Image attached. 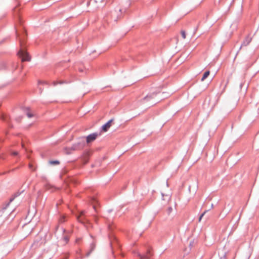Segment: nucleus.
<instances>
[{
    "instance_id": "1",
    "label": "nucleus",
    "mask_w": 259,
    "mask_h": 259,
    "mask_svg": "<svg viewBox=\"0 0 259 259\" xmlns=\"http://www.w3.org/2000/svg\"><path fill=\"white\" fill-rule=\"evenodd\" d=\"M85 145L84 137L78 138L76 143H74L71 147H66L64 150L66 154H70L71 151H76L82 149Z\"/></svg>"
},
{
    "instance_id": "2",
    "label": "nucleus",
    "mask_w": 259,
    "mask_h": 259,
    "mask_svg": "<svg viewBox=\"0 0 259 259\" xmlns=\"http://www.w3.org/2000/svg\"><path fill=\"white\" fill-rule=\"evenodd\" d=\"M19 42L21 46V49L18 52V55L21 58L22 61H29L30 60V57L28 53L25 51V49L23 46V38H19Z\"/></svg>"
},
{
    "instance_id": "3",
    "label": "nucleus",
    "mask_w": 259,
    "mask_h": 259,
    "mask_svg": "<svg viewBox=\"0 0 259 259\" xmlns=\"http://www.w3.org/2000/svg\"><path fill=\"white\" fill-rule=\"evenodd\" d=\"M98 136L99 134L97 133H94L91 134H90L87 137H86V143L87 144H89L93 142L96 139Z\"/></svg>"
},
{
    "instance_id": "4",
    "label": "nucleus",
    "mask_w": 259,
    "mask_h": 259,
    "mask_svg": "<svg viewBox=\"0 0 259 259\" xmlns=\"http://www.w3.org/2000/svg\"><path fill=\"white\" fill-rule=\"evenodd\" d=\"M158 94V93L157 92L149 93L143 99V102H147L154 99L157 96Z\"/></svg>"
},
{
    "instance_id": "5",
    "label": "nucleus",
    "mask_w": 259,
    "mask_h": 259,
    "mask_svg": "<svg viewBox=\"0 0 259 259\" xmlns=\"http://www.w3.org/2000/svg\"><path fill=\"white\" fill-rule=\"evenodd\" d=\"M23 192H24V190H22V191H21V192H16V193L14 195V196H13L12 198H10L9 202V203H8L6 205V206H5V207H4L2 208V210L3 211H4V210H5L7 209V208L8 207V206L9 205L10 203V202H12V201L14 200V199L16 197H18V196H19V195H20L22 193H23Z\"/></svg>"
},
{
    "instance_id": "6",
    "label": "nucleus",
    "mask_w": 259,
    "mask_h": 259,
    "mask_svg": "<svg viewBox=\"0 0 259 259\" xmlns=\"http://www.w3.org/2000/svg\"><path fill=\"white\" fill-rule=\"evenodd\" d=\"M252 40V38L249 37V36H247L246 37L243 42L242 43L240 48L239 50L241 49L242 47L243 46H247L249 44V43L251 42Z\"/></svg>"
},
{
    "instance_id": "7",
    "label": "nucleus",
    "mask_w": 259,
    "mask_h": 259,
    "mask_svg": "<svg viewBox=\"0 0 259 259\" xmlns=\"http://www.w3.org/2000/svg\"><path fill=\"white\" fill-rule=\"evenodd\" d=\"M113 121V119H111L110 120H109L106 123L104 124L102 127V130L104 132H107L108 130V129L110 127L111 123Z\"/></svg>"
},
{
    "instance_id": "8",
    "label": "nucleus",
    "mask_w": 259,
    "mask_h": 259,
    "mask_svg": "<svg viewBox=\"0 0 259 259\" xmlns=\"http://www.w3.org/2000/svg\"><path fill=\"white\" fill-rule=\"evenodd\" d=\"M138 255L140 257V259H150V257L152 255L149 250H148L146 255H142L138 253Z\"/></svg>"
},
{
    "instance_id": "9",
    "label": "nucleus",
    "mask_w": 259,
    "mask_h": 259,
    "mask_svg": "<svg viewBox=\"0 0 259 259\" xmlns=\"http://www.w3.org/2000/svg\"><path fill=\"white\" fill-rule=\"evenodd\" d=\"M103 0H90L89 2L87 3V5H94V4H97L98 3H102Z\"/></svg>"
},
{
    "instance_id": "10",
    "label": "nucleus",
    "mask_w": 259,
    "mask_h": 259,
    "mask_svg": "<svg viewBox=\"0 0 259 259\" xmlns=\"http://www.w3.org/2000/svg\"><path fill=\"white\" fill-rule=\"evenodd\" d=\"M95 248V244L94 243H92L90 245V250L87 253V256H89L91 252L94 250Z\"/></svg>"
},
{
    "instance_id": "11",
    "label": "nucleus",
    "mask_w": 259,
    "mask_h": 259,
    "mask_svg": "<svg viewBox=\"0 0 259 259\" xmlns=\"http://www.w3.org/2000/svg\"><path fill=\"white\" fill-rule=\"evenodd\" d=\"M209 74H210L209 71H207L205 72L203 74V75L201 80L203 81L204 79H205L208 76Z\"/></svg>"
},
{
    "instance_id": "12",
    "label": "nucleus",
    "mask_w": 259,
    "mask_h": 259,
    "mask_svg": "<svg viewBox=\"0 0 259 259\" xmlns=\"http://www.w3.org/2000/svg\"><path fill=\"white\" fill-rule=\"evenodd\" d=\"M84 212L83 211H81L80 212V214L79 215L77 216V220H78V221L80 222H82V219H81V217L82 215H84Z\"/></svg>"
},
{
    "instance_id": "13",
    "label": "nucleus",
    "mask_w": 259,
    "mask_h": 259,
    "mask_svg": "<svg viewBox=\"0 0 259 259\" xmlns=\"http://www.w3.org/2000/svg\"><path fill=\"white\" fill-rule=\"evenodd\" d=\"M67 83L66 81H54L53 84L54 86H56L57 84H62V83Z\"/></svg>"
},
{
    "instance_id": "14",
    "label": "nucleus",
    "mask_w": 259,
    "mask_h": 259,
    "mask_svg": "<svg viewBox=\"0 0 259 259\" xmlns=\"http://www.w3.org/2000/svg\"><path fill=\"white\" fill-rule=\"evenodd\" d=\"M26 110H27L26 115L28 116V118L32 117L33 116V115L29 112V109L27 108Z\"/></svg>"
},
{
    "instance_id": "15",
    "label": "nucleus",
    "mask_w": 259,
    "mask_h": 259,
    "mask_svg": "<svg viewBox=\"0 0 259 259\" xmlns=\"http://www.w3.org/2000/svg\"><path fill=\"white\" fill-rule=\"evenodd\" d=\"M50 163L51 164H59L60 162L58 160H52L50 161Z\"/></svg>"
},
{
    "instance_id": "16",
    "label": "nucleus",
    "mask_w": 259,
    "mask_h": 259,
    "mask_svg": "<svg viewBox=\"0 0 259 259\" xmlns=\"http://www.w3.org/2000/svg\"><path fill=\"white\" fill-rule=\"evenodd\" d=\"M173 210V208H172V207L170 206L168 208L167 210V213L168 215H170V213L172 212Z\"/></svg>"
},
{
    "instance_id": "17",
    "label": "nucleus",
    "mask_w": 259,
    "mask_h": 259,
    "mask_svg": "<svg viewBox=\"0 0 259 259\" xmlns=\"http://www.w3.org/2000/svg\"><path fill=\"white\" fill-rule=\"evenodd\" d=\"M36 212V211L35 209H34L32 212H31L30 210H29L28 211V216H32L34 215V214Z\"/></svg>"
},
{
    "instance_id": "18",
    "label": "nucleus",
    "mask_w": 259,
    "mask_h": 259,
    "mask_svg": "<svg viewBox=\"0 0 259 259\" xmlns=\"http://www.w3.org/2000/svg\"><path fill=\"white\" fill-rule=\"evenodd\" d=\"M181 33L183 39H185L186 37L185 31L184 30H182Z\"/></svg>"
},
{
    "instance_id": "19",
    "label": "nucleus",
    "mask_w": 259,
    "mask_h": 259,
    "mask_svg": "<svg viewBox=\"0 0 259 259\" xmlns=\"http://www.w3.org/2000/svg\"><path fill=\"white\" fill-rule=\"evenodd\" d=\"M208 211V210H205L203 213H202L200 216L199 217V222H200L202 217L204 216V215L206 213V212H207Z\"/></svg>"
},
{
    "instance_id": "20",
    "label": "nucleus",
    "mask_w": 259,
    "mask_h": 259,
    "mask_svg": "<svg viewBox=\"0 0 259 259\" xmlns=\"http://www.w3.org/2000/svg\"><path fill=\"white\" fill-rule=\"evenodd\" d=\"M63 240L64 241L65 243H66L69 240V238L67 236H65L63 237Z\"/></svg>"
},
{
    "instance_id": "21",
    "label": "nucleus",
    "mask_w": 259,
    "mask_h": 259,
    "mask_svg": "<svg viewBox=\"0 0 259 259\" xmlns=\"http://www.w3.org/2000/svg\"><path fill=\"white\" fill-rule=\"evenodd\" d=\"M1 118L4 121H6L7 122V117L6 116H5L4 115H2L1 117Z\"/></svg>"
},
{
    "instance_id": "22",
    "label": "nucleus",
    "mask_w": 259,
    "mask_h": 259,
    "mask_svg": "<svg viewBox=\"0 0 259 259\" xmlns=\"http://www.w3.org/2000/svg\"><path fill=\"white\" fill-rule=\"evenodd\" d=\"M29 168H30L32 170H33V171H34V170H35V168H34L33 167V165H32V164L29 163Z\"/></svg>"
},
{
    "instance_id": "23",
    "label": "nucleus",
    "mask_w": 259,
    "mask_h": 259,
    "mask_svg": "<svg viewBox=\"0 0 259 259\" xmlns=\"http://www.w3.org/2000/svg\"><path fill=\"white\" fill-rule=\"evenodd\" d=\"M159 100H160V99H158L157 100H156L155 101L152 102L151 105L155 104L156 103L158 102Z\"/></svg>"
},
{
    "instance_id": "24",
    "label": "nucleus",
    "mask_w": 259,
    "mask_h": 259,
    "mask_svg": "<svg viewBox=\"0 0 259 259\" xmlns=\"http://www.w3.org/2000/svg\"><path fill=\"white\" fill-rule=\"evenodd\" d=\"M12 154L13 155L16 156V155H17L18 154V153L17 152L15 151V152H13L12 153Z\"/></svg>"
},
{
    "instance_id": "25",
    "label": "nucleus",
    "mask_w": 259,
    "mask_h": 259,
    "mask_svg": "<svg viewBox=\"0 0 259 259\" xmlns=\"http://www.w3.org/2000/svg\"><path fill=\"white\" fill-rule=\"evenodd\" d=\"M161 195H162V199H163V200H164V194H163V193H161Z\"/></svg>"
},
{
    "instance_id": "26",
    "label": "nucleus",
    "mask_w": 259,
    "mask_h": 259,
    "mask_svg": "<svg viewBox=\"0 0 259 259\" xmlns=\"http://www.w3.org/2000/svg\"><path fill=\"white\" fill-rule=\"evenodd\" d=\"M165 196H166V197H167V198H168V199H169V196H168V195H166Z\"/></svg>"
},
{
    "instance_id": "27",
    "label": "nucleus",
    "mask_w": 259,
    "mask_h": 259,
    "mask_svg": "<svg viewBox=\"0 0 259 259\" xmlns=\"http://www.w3.org/2000/svg\"><path fill=\"white\" fill-rule=\"evenodd\" d=\"M35 245V243H34L32 244V247H33V246H34Z\"/></svg>"
},
{
    "instance_id": "28",
    "label": "nucleus",
    "mask_w": 259,
    "mask_h": 259,
    "mask_svg": "<svg viewBox=\"0 0 259 259\" xmlns=\"http://www.w3.org/2000/svg\"><path fill=\"white\" fill-rule=\"evenodd\" d=\"M42 83V82H41V81H38V84H40V83Z\"/></svg>"
},
{
    "instance_id": "29",
    "label": "nucleus",
    "mask_w": 259,
    "mask_h": 259,
    "mask_svg": "<svg viewBox=\"0 0 259 259\" xmlns=\"http://www.w3.org/2000/svg\"><path fill=\"white\" fill-rule=\"evenodd\" d=\"M93 207H94V209L96 210V208H95V205L93 206Z\"/></svg>"
},
{
    "instance_id": "30",
    "label": "nucleus",
    "mask_w": 259,
    "mask_h": 259,
    "mask_svg": "<svg viewBox=\"0 0 259 259\" xmlns=\"http://www.w3.org/2000/svg\"><path fill=\"white\" fill-rule=\"evenodd\" d=\"M213 204H212L211 205V207H213Z\"/></svg>"
},
{
    "instance_id": "31",
    "label": "nucleus",
    "mask_w": 259,
    "mask_h": 259,
    "mask_svg": "<svg viewBox=\"0 0 259 259\" xmlns=\"http://www.w3.org/2000/svg\"><path fill=\"white\" fill-rule=\"evenodd\" d=\"M94 7H95V8H97V7H98V6H97L95 5V6H94Z\"/></svg>"
},
{
    "instance_id": "32",
    "label": "nucleus",
    "mask_w": 259,
    "mask_h": 259,
    "mask_svg": "<svg viewBox=\"0 0 259 259\" xmlns=\"http://www.w3.org/2000/svg\"><path fill=\"white\" fill-rule=\"evenodd\" d=\"M166 186H168V183L166 182Z\"/></svg>"
},
{
    "instance_id": "33",
    "label": "nucleus",
    "mask_w": 259,
    "mask_h": 259,
    "mask_svg": "<svg viewBox=\"0 0 259 259\" xmlns=\"http://www.w3.org/2000/svg\"><path fill=\"white\" fill-rule=\"evenodd\" d=\"M108 211L110 212L111 211V210H109Z\"/></svg>"
},
{
    "instance_id": "34",
    "label": "nucleus",
    "mask_w": 259,
    "mask_h": 259,
    "mask_svg": "<svg viewBox=\"0 0 259 259\" xmlns=\"http://www.w3.org/2000/svg\"><path fill=\"white\" fill-rule=\"evenodd\" d=\"M197 29V28H196V29L195 30V31H196Z\"/></svg>"
},
{
    "instance_id": "35",
    "label": "nucleus",
    "mask_w": 259,
    "mask_h": 259,
    "mask_svg": "<svg viewBox=\"0 0 259 259\" xmlns=\"http://www.w3.org/2000/svg\"><path fill=\"white\" fill-rule=\"evenodd\" d=\"M220 259H221V258H220Z\"/></svg>"
}]
</instances>
